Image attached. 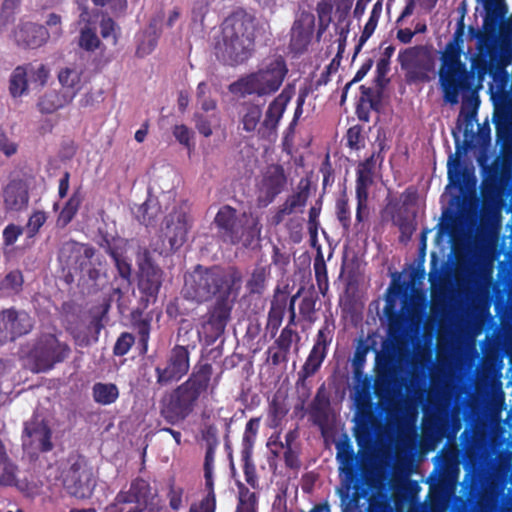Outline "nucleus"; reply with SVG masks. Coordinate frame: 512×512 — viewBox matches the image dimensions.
<instances>
[{
  "label": "nucleus",
  "instance_id": "1",
  "mask_svg": "<svg viewBox=\"0 0 512 512\" xmlns=\"http://www.w3.org/2000/svg\"><path fill=\"white\" fill-rule=\"evenodd\" d=\"M240 278L236 270L228 272L221 266L205 267L201 264L185 276L182 289L184 299L203 304L215 298V302L200 318L198 333H203L207 342H214L224 334L234 307L230 295Z\"/></svg>",
  "mask_w": 512,
  "mask_h": 512
},
{
  "label": "nucleus",
  "instance_id": "2",
  "mask_svg": "<svg viewBox=\"0 0 512 512\" xmlns=\"http://www.w3.org/2000/svg\"><path fill=\"white\" fill-rule=\"evenodd\" d=\"M213 366L206 360L195 363L187 379L167 392L160 401V415L168 424L185 421L210 390Z\"/></svg>",
  "mask_w": 512,
  "mask_h": 512
},
{
  "label": "nucleus",
  "instance_id": "3",
  "mask_svg": "<svg viewBox=\"0 0 512 512\" xmlns=\"http://www.w3.org/2000/svg\"><path fill=\"white\" fill-rule=\"evenodd\" d=\"M257 26L256 17L246 11L227 17L222 27V38L215 47L217 58L230 66L246 62L255 50Z\"/></svg>",
  "mask_w": 512,
  "mask_h": 512
},
{
  "label": "nucleus",
  "instance_id": "4",
  "mask_svg": "<svg viewBox=\"0 0 512 512\" xmlns=\"http://www.w3.org/2000/svg\"><path fill=\"white\" fill-rule=\"evenodd\" d=\"M465 22L456 23L452 39L446 44L440 57L439 84L446 103L456 105L461 92L472 89L474 74L461 61L465 34Z\"/></svg>",
  "mask_w": 512,
  "mask_h": 512
},
{
  "label": "nucleus",
  "instance_id": "5",
  "mask_svg": "<svg viewBox=\"0 0 512 512\" xmlns=\"http://www.w3.org/2000/svg\"><path fill=\"white\" fill-rule=\"evenodd\" d=\"M288 67L281 55L265 59L261 67L245 77H241L229 86L233 94L241 96L257 95L259 97L275 93L282 86Z\"/></svg>",
  "mask_w": 512,
  "mask_h": 512
},
{
  "label": "nucleus",
  "instance_id": "6",
  "mask_svg": "<svg viewBox=\"0 0 512 512\" xmlns=\"http://www.w3.org/2000/svg\"><path fill=\"white\" fill-rule=\"evenodd\" d=\"M397 60L408 84L428 83L435 75V59L426 46L405 48L399 52Z\"/></svg>",
  "mask_w": 512,
  "mask_h": 512
},
{
  "label": "nucleus",
  "instance_id": "7",
  "mask_svg": "<svg viewBox=\"0 0 512 512\" xmlns=\"http://www.w3.org/2000/svg\"><path fill=\"white\" fill-rule=\"evenodd\" d=\"M191 350L188 345L175 344L167 353L164 364L155 367L156 385L160 388L179 382L188 375Z\"/></svg>",
  "mask_w": 512,
  "mask_h": 512
},
{
  "label": "nucleus",
  "instance_id": "8",
  "mask_svg": "<svg viewBox=\"0 0 512 512\" xmlns=\"http://www.w3.org/2000/svg\"><path fill=\"white\" fill-rule=\"evenodd\" d=\"M370 388L371 379L365 378L363 387L357 389L355 395V438L359 445L372 439L377 424V416L372 403Z\"/></svg>",
  "mask_w": 512,
  "mask_h": 512
},
{
  "label": "nucleus",
  "instance_id": "9",
  "mask_svg": "<svg viewBox=\"0 0 512 512\" xmlns=\"http://www.w3.org/2000/svg\"><path fill=\"white\" fill-rule=\"evenodd\" d=\"M191 227L192 218L188 205L185 202L175 205L165 216L161 227L162 237L168 242L171 252L184 245Z\"/></svg>",
  "mask_w": 512,
  "mask_h": 512
},
{
  "label": "nucleus",
  "instance_id": "10",
  "mask_svg": "<svg viewBox=\"0 0 512 512\" xmlns=\"http://www.w3.org/2000/svg\"><path fill=\"white\" fill-rule=\"evenodd\" d=\"M71 349L65 342H61L53 334H45L36 342L31 351V357L37 372H47L58 363L65 361Z\"/></svg>",
  "mask_w": 512,
  "mask_h": 512
},
{
  "label": "nucleus",
  "instance_id": "11",
  "mask_svg": "<svg viewBox=\"0 0 512 512\" xmlns=\"http://www.w3.org/2000/svg\"><path fill=\"white\" fill-rule=\"evenodd\" d=\"M214 223L224 242L236 245L244 241L245 246L251 244L249 236L253 237V228H246L243 219L238 217L237 210L230 205H224L218 210Z\"/></svg>",
  "mask_w": 512,
  "mask_h": 512
},
{
  "label": "nucleus",
  "instance_id": "12",
  "mask_svg": "<svg viewBox=\"0 0 512 512\" xmlns=\"http://www.w3.org/2000/svg\"><path fill=\"white\" fill-rule=\"evenodd\" d=\"M485 12L483 29L493 38L499 33L502 39L512 40V15L506 18L508 7L505 0H476Z\"/></svg>",
  "mask_w": 512,
  "mask_h": 512
},
{
  "label": "nucleus",
  "instance_id": "13",
  "mask_svg": "<svg viewBox=\"0 0 512 512\" xmlns=\"http://www.w3.org/2000/svg\"><path fill=\"white\" fill-rule=\"evenodd\" d=\"M34 320L24 310L14 307L0 311V344L15 341L31 332Z\"/></svg>",
  "mask_w": 512,
  "mask_h": 512
},
{
  "label": "nucleus",
  "instance_id": "14",
  "mask_svg": "<svg viewBox=\"0 0 512 512\" xmlns=\"http://www.w3.org/2000/svg\"><path fill=\"white\" fill-rule=\"evenodd\" d=\"M63 487L69 495L78 499H86L92 495V472L84 460L78 459L64 472Z\"/></svg>",
  "mask_w": 512,
  "mask_h": 512
},
{
  "label": "nucleus",
  "instance_id": "15",
  "mask_svg": "<svg viewBox=\"0 0 512 512\" xmlns=\"http://www.w3.org/2000/svg\"><path fill=\"white\" fill-rule=\"evenodd\" d=\"M163 282L162 269L154 264L148 249L144 250L143 259L139 263L138 288L147 303L154 302Z\"/></svg>",
  "mask_w": 512,
  "mask_h": 512
},
{
  "label": "nucleus",
  "instance_id": "16",
  "mask_svg": "<svg viewBox=\"0 0 512 512\" xmlns=\"http://www.w3.org/2000/svg\"><path fill=\"white\" fill-rule=\"evenodd\" d=\"M294 90L291 86L285 87L268 105L264 120L257 129V135L261 139H270L276 136L278 125L285 113L287 105L291 101Z\"/></svg>",
  "mask_w": 512,
  "mask_h": 512
},
{
  "label": "nucleus",
  "instance_id": "17",
  "mask_svg": "<svg viewBox=\"0 0 512 512\" xmlns=\"http://www.w3.org/2000/svg\"><path fill=\"white\" fill-rule=\"evenodd\" d=\"M151 487L143 478L134 479L128 490H120L112 503L106 506L104 512H127L134 505L145 504L149 497Z\"/></svg>",
  "mask_w": 512,
  "mask_h": 512
},
{
  "label": "nucleus",
  "instance_id": "18",
  "mask_svg": "<svg viewBox=\"0 0 512 512\" xmlns=\"http://www.w3.org/2000/svg\"><path fill=\"white\" fill-rule=\"evenodd\" d=\"M3 208L8 213L25 211L30 201V183L23 177H11L1 189Z\"/></svg>",
  "mask_w": 512,
  "mask_h": 512
},
{
  "label": "nucleus",
  "instance_id": "19",
  "mask_svg": "<svg viewBox=\"0 0 512 512\" xmlns=\"http://www.w3.org/2000/svg\"><path fill=\"white\" fill-rule=\"evenodd\" d=\"M287 185V176L284 168L279 165H271L263 174L258 188V205L267 207L281 194Z\"/></svg>",
  "mask_w": 512,
  "mask_h": 512
},
{
  "label": "nucleus",
  "instance_id": "20",
  "mask_svg": "<svg viewBox=\"0 0 512 512\" xmlns=\"http://www.w3.org/2000/svg\"><path fill=\"white\" fill-rule=\"evenodd\" d=\"M311 182L308 178H301L296 190L287 196L285 201L277 208L272 215L271 221L274 225H280L286 216L302 213L310 197Z\"/></svg>",
  "mask_w": 512,
  "mask_h": 512
},
{
  "label": "nucleus",
  "instance_id": "21",
  "mask_svg": "<svg viewBox=\"0 0 512 512\" xmlns=\"http://www.w3.org/2000/svg\"><path fill=\"white\" fill-rule=\"evenodd\" d=\"M315 16L308 11H302L294 20L290 31L289 49L294 54H303L313 37Z\"/></svg>",
  "mask_w": 512,
  "mask_h": 512
},
{
  "label": "nucleus",
  "instance_id": "22",
  "mask_svg": "<svg viewBox=\"0 0 512 512\" xmlns=\"http://www.w3.org/2000/svg\"><path fill=\"white\" fill-rule=\"evenodd\" d=\"M96 255V249L85 243H79L73 239L61 244L58 251V260L67 267L75 270L85 269L87 263Z\"/></svg>",
  "mask_w": 512,
  "mask_h": 512
},
{
  "label": "nucleus",
  "instance_id": "23",
  "mask_svg": "<svg viewBox=\"0 0 512 512\" xmlns=\"http://www.w3.org/2000/svg\"><path fill=\"white\" fill-rule=\"evenodd\" d=\"M22 438L23 445L36 447L42 453L53 449L52 431L48 424L37 416L24 423Z\"/></svg>",
  "mask_w": 512,
  "mask_h": 512
},
{
  "label": "nucleus",
  "instance_id": "24",
  "mask_svg": "<svg viewBox=\"0 0 512 512\" xmlns=\"http://www.w3.org/2000/svg\"><path fill=\"white\" fill-rule=\"evenodd\" d=\"M336 460L339 464V472L344 475V481L348 485L359 482L358 458L346 434L336 443Z\"/></svg>",
  "mask_w": 512,
  "mask_h": 512
},
{
  "label": "nucleus",
  "instance_id": "25",
  "mask_svg": "<svg viewBox=\"0 0 512 512\" xmlns=\"http://www.w3.org/2000/svg\"><path fill=\"white\" fill-rule=\"evenodd\" d=\"M49 32L43 25L26 22L17 26L14 37L19 47L36 49L43 46L49 39Z\"/></svg>",
  "mask_w": 512,
  "mask_h": 512
},
{
  "label": "nucleus",
  "instance_id": "26",
  "mask_svg": "<svg viewBox=\"0 0 512 512\" xmlns=\"http://www.w3.org/2000/svg\"><path fill=\"white\" fill-rule=\"evenodd\" d=\"M104 260L100 255H95L93 259L87 263L85 269H79L81 276L80 281L86 288L88 294H94L100 291L107 282L106 273L103 271Z\"/></svg>",
  "mask_w": 512,
  "mask_h": 512
},
{
  "label": "nucleus",
  "instance_id": "27",
  "mask_svg": "<svg viewBox=\"0 0 512 512\" xmlns=\"http://www.w3.org/2000/svg\"><path fill=\"white\" fill-rule=\"evenodd\" d=\"M287 300L288 286L284 288L277 286L270 303L266 324V328L270 330L272 337H275L283 322L287 308Z\"/></svg>",
  "mask_w": 512,
  "mask_h": 512
},
{
  "label": "nucleus",
  "instance_id": "28",
  "mask_svg": "<svg viewBox=\"0 0 512 512\" xmlns=\"http://www.w3.org/2000/svg\"><path fill=\"white\" fill-rule=\"evenodd\" d=\"M473 84L474 82L472 85ZM467 92H471V95L463 96L462 106L457 120V128L459 130H463L465 137L473 135L474 122L476 121V116L480 104L479 97L473 88L469 91H466V93ZM460 94H465V92H461Z\"/></svg>",
  "mask_w": 512,
  "mask_h": 512
},
{
  "label": "nucleus",
  "instance_id": "29",
  "mask_svg": "<svg viewBox=\"0 0 512 512\" xmlns=\"http://www.w3.org/2000/svg\"><path fill=\"white\" fill-rule=\"evenodd\" d=\"M378 146L379 150L377 152H373L368 158L358 164L356 170V188L368 189L372 185L376 160L380 159V162H382L384 159L381 155L385 147L384 142L381 141Z\"/></svg>",
  "mask_w": 512,
  "mask_h": 512
},
{
  "label": "nucleus",
  "instance_id": "30",
  "mask_svg": "<svg viewBox=\"0 0 512 512\" xmlns=\"http://www.w3.org/2000/svg\"><path fill=\"white\" fill-rule=\"evenodd\" d=\"M75 94V91L70 93L56 90L47 91L40 97L37 107L42 114H52L71 103Z\"/></svg>",
  "mask_w": 512,
  "mask_h": 512
},
{
  "label": "nucleus",
  "instance_id": "31",
  "mask_svg": "<svg viewBox=\"0 0 512 512\" xmlns=\"http://www.w3.org/2000/svg\"><path fill=\"white\" fill-rule=\"evenodd\" d=\"M152 316L144 315L143 312L137 310L131 314V324L138 335L139 354L145 355L148 352L150 332H151Z\"/></svg>",
  "mask_w": 512,
  "mask_h": 512
},
{
  "label": "nucleus",
  "instance_id": "32",
  "mask_svg": "<svg viewBox=\"0 0 512 512\" xmlns=\"http://www.w3.org/2000/svg\"><path fill=\"white\" fill-rule=\"evenodd\" d=\"M83 202V195L81 189L78 188L73 191L69 199L66 201L62 210L58 214L56 223L60 228H65L76 216L81 204Z\"/></svg>",
  "mask_w": 512,
  "mask_h": 512
},
{
  "label": "nucleus",
  "instance_id": "33",
  "mask_svg": "<svg viewBox=\"0 0 512 512\" xmlns=\"http://www.w3.org/2000/svg\"><path fill=\"white\" fill-rule=\"evenodd\" d=\"M271 274L269 265H256L246 282V290L250 295H262L266 290V282Z\"/></svg>",
  "mask_w": 512,
  "mask_h": 512
},
{
  "label": "nucleus",
  "instance_id": "34",
  "mask_svg": "<svg viewBox=\"0 0 512 512\" xmlns=\"http://www.w3.org/2000/svg\"><path fill=\"white\" fill-rule=\"evenodd\" d=\"M92 396L100 405H110L119 397V389L114 383L97 382L92 387Z\"/></svg>",
  "mask_w": 512,
  "mask_h": 512
},
{
  "label": "nucleus",
  "instance_id": "35",
  "mask_svg": "<svg viewBox=\"0 0 512 512\" xmlns=\"http://www.w3.org/2000/svg\"><path fill=\"white\" fill-rule=\"evenodd\" d=\"M381 12H382V3L380 1H377L373 5L369 19L364 26V29L359 38L358 44L355 46L353 59L361 51L363 45L367 42V40L373 35V33L377 27L379 18L381 16Z\"/></svg>",
  "mask_w": 512,
  "mask_h": 512
},
{
  "label": "nucleus",
  "instance_id": "36",
  "mask_svg": "<svg viewBox=\"0 0 512 512\" xmlns=\"http://www.w3.org/2000/svg\"><path fill=\"white\" fill-rule=\"evenodd\" d=\"M28 90V70L23 65L17 66L9 79V92L12 97L17 98L24 95Z\"/></svg>",
  "mask_w": 512,
  "mask_h": 512
},
{
  "label": "nucleus",
  "instance_id": "37",
  "mask_svg": "<svg viewBox=\"0 0 512 512\" xmlns=\"http://www.w3.org/2000/svg\"><path fill=\"white\" fill-rule=\"evenodd\" d=\"M261 117L262 108L260 105L251 102H245L243 104L241 124L244 131L248 133L255 132L258 125L260 124Z\"/></svg>",
  "mask_w": 512,
  "mask_h": 512
},
{
  "label": "nucleus",
  "instance_id": "38",
  "mask_svg": "<svg viewBox=\"0 0 512 512\" xmlns=\"http://www.w3.org/2000/svg\"><path fill=\"white\" fill-rule=\"evenodd\" d=\"M369 349L370 347L366 341L359 339L352 358L353 376L358 382L362 381L364 383V379L366 378L364 377V367Z\"/></svg>",
  "mask_w": 512,
  "mask_h": 512
},
{
  "label": "nucleus",
  "instance_id": "39",
  "mask_svg": "<svg viewBox=\"0 0 512 512\" xmlns=\"http://www.w3.org/2000/svg\"><path fill=\"white\" fill-rule=\"evenodd\" d=\"M260 427V418H251L245 426V431L242 437V449L241 452L246 454L248 457L249 453H253V447L256 441V437Z\"/></svg>",
  "mask_w": 512,
  "mask_h": 512
},
{
  "label": "nucleus",
  "instance_id": "40",
  "mask_svg": "<svg viewBox=\"0 0 512 512\" xmlns=\"http://www.w3.org/2000/svg\"><path fill=\"white\" fill-rule=\"evenodd\" d=\"M238 504L236 512H256L257 496L251 492L244 484L238 485Z\"/></svg>",
  "mask_w": 512,
  "mask_h": 512
},
{
  "label": "nucleus",
  "instance_id": "41",
  "mask_svg": "<svg viewBox=\"0 0 512 512\" xmlns=\"http://www.w3.org/2000/svg\"><path fill=\"white\" fill-rule=\"evenodd\" d=\"M334 327L332 324L325 320L323 326L318 330L312 350H316L323 354L328 353V347L333 339Z\"/></svg>",
  "mask_w": 512,
  "mask_h": 512
},
{
  "label": "nucleus",
  "instance_id": "42",
  "mask_svg": "<svg viewBox=\"0 0 512 512\" xmlns=\"http://www.w3.org/2000/svg\"><path fill=\"white\" fill-rule=\"evenodd\" d=\"M346 146L352 151H360L365 147L366 137L360 124L349 127L344 136Z\"/></svg>",
  "mask_w": 512,
  "mask_h": 512
},
{
  "label": "nucleus",
  "instance_id": "43",
  "mask_svg": "<svg viewBox=\"0 0 512 512\" xmlns=\"http://www.w3.org/2000/svg\"><path fill=\"white\" fill-rule=\"evenodd\" d=\"M313 268H314L315 280H316V284L319 289V292L322 295H325L329 289V281H328L326 263L321 254H319L315 258Z\"/></svg>",
  "mask_w": 512,
  "mask_h": 512
},
{
  "label": "nucleus",
  "instance_id": "44",
  "mask_svg": "<svg viewBox=\"0 0 512 512\" xmlns=\"http://www.w3.org/2000/svg\"><path fill=\"white\" fill-rule=\"evenodd\" d=\"M326 357V354L311 349L299 372L314 376L320 370Z\"/></svg>",
  "mask_w": 512,
  "mask_h": 512
},
{
  "label": "nucleus",
  "instance_id": "45",
  "mask_svg": "<svg viewBox=\"0 0 512 512\" xmlns=\"http://www.w3.org/2000/svg\"><path fill=\"white\" fill-rule=\"evenodd\" d=\"M299 341L300 336L295 329L283 328L273 344L274 348L290 354L293 342L298 343Z\"/></svg>",
  "mask_w": 512,
  "mask_h": 512
},
{
  "label": "nucleus",
  "instance_id": "46",
  "mask_svg": "<svg viewBox=\"0 0 512 512\" xmlns=\"http://www.w3.org/2000/svg\"><path fill=\"white\" fill-rule=\"evenodd\" d=\"M336 216L344 230L348 231L351 226V212L345 191L336 201Z\"/></svg>",
  "mask_w": 512,
  "mask_h": 512
},
{
  "label": "nucleus",
  "instance_id": "47",
  "mask_svg": "<svg viewBox=\"0 0 512 512\" xmlns=\"http://www.w3.org/2000/svg\"><path fill=\"white\" fill-rule=\"evenodd\" d=\"M382 90L383 89L379 88L378 91H375L372 87L361 85V95L358 101L369 104L370 107H372L373 111L380 112L382 103Z\"/></svg>",
  "mask_w": 512,
  "mask_h": 512
},
{
  "label": "nucleus",
  "instance_id": "48",
  "mask_svg": "<svg viewBox=\"0 0 512 512\" xmlns=\"http://www.w3.org/2000/svg\"><path fill=\"white\" fill-rule=\"evenodd\" d=\"M447 168L449 184L461 188L464 182L465 171L461 166L460 160L450 156Z\"/></svg>",
  "mask_w": 512,
  "mask_h": 512
},
{
  "label": "nucleus",
  "instance_id": "49",
  "mask_svg": "<svg viewBox=\"0 0 512 512\" xmlns=\"http://www.w3.org/2000/svg\"><path fill=\"white\" fill-rule=\"evenodd\" d=\"M330 405L329 397L325 393L324 385H322L314 397L311 404L312 414L316 417L326 418L327 409Z\"/></svg>",
  "mask_w": 512,
  "mask_h": 512
},
{
  "label": "nucleus",
  "instance_id": "50",
  "mask_svg": "<svg viewBox=\"0 0 512 512\" xmlns=\"http://www.w3.org/2000/svg\"><path fill=\"white\" fill-rule=\"evenodd\" d=\"M27 67L28 77L32 84L38 87H43L48 79L49 70L44 64L34 65L32 63L23 65Z\"/></svg>",
  "mask_w": 512,
  "mask_h": 512
},
{
  "label": "nucleus",
  "instance_id": "51",
  "mask_svg": "<svg viewBox=\"0 0 512 512\" xmlns=\"http://www.w3.org/2000/svg\"><path fill=\"white\" fill-rule=\"evenodd\" d=\"M384 311L389 322V334L393 336L396 333H400L403 330V321L400 315L393 309V299L391 297L387 298Z\"/></svg>",
  "mask_w": 512,
  "mask_h": 512
},
{
  "label": "nucleus",
  "instance_id": "52",
  "mask_svg": "<svg viewBox=\"0 0 512 512\" xmlns=\"http://www.w3.org/2000/svg\"><path fill=\"white\" fill-rule=\"evenodd\" d=\"M207 494L199 501L190 506L189 512H215L216 494L214 487L206 488Z\"/></svg>",
  "mask_w": 512,
  "mask_h": 512
},
{
  "label": "nucleus",
  "instance_id": "53",
  "mask_svg": "<svg viewBox=\"0 0 512 512\" xmlns=\"http://www.w3.org/2000/svg\"><path fill=\"white\" fill-rule=\"evenodd\" d=\"M316 302L317 297L310 294L304 296L299 304L300 315L309 323H313L316 320Z\"/></svg>",
  "mask_w": 512,
  "mask_h": 512
},
{
  "label": "nucleus",
  "instance_id": "54",
  "mask_svg": "<svg viewBox=\"0 0 512 512\" xmlns=\"http://www.w3.org/2000/svg\"><path fill=\"white\" fill-rule=\"evenodd\" d=\"M2 473L0 474V487H11L16 485L18 467L9 458L2 463Z\"/></svg>",
  "mask_w": 512,
  "mask_h": 512
},
{
  "label": "nucleus",
  "instance_id": "55",
  "mask_svg": "<svg viewBox=\"0 0 512 512\" xmlns=\"http://www.w3.org/2000/svg\"><path fill=\"white\" fill-rule=\"evenodd\" d=\"M246 454L241 452V461L243 463V472L245 476V481L252 488L256 489L259 487L258 476L256 473V467L252 461V453L248 454V457H245Z\"/></svg>",
  "mask_w": 512,
  "mask_h": 512
},
{
  "label": "nucleus",
  "instance_id": "56",
  "mask_svg": "<svg viewBox=\"0 0 512 512\" xmlns=\"http://www.w3.org/2000/svg\"><path fill=\"white\" fill-rule=\"evenodd\" d=\"M374 394L380 401H386L392 393V383L388 376L378 375L373 385Z\"/></svg>",
  "mask_w": 512,
  "mask_h": 512
},
{
  "label": "nucleus",
  "instance_id": "57",
  "mask_svg": "<svg viewBox=\"0 0 512 512\" xmlns=\"http://www.w3.org/2000/svg\"><path fill=\"white\" fill-rule=\"evenodd\" d=\"M79 46L89 52H93L100 46L97 34L90 28H84L80 32Z\"/></svg>",
  "mask_w": 512,
  "mask_h": 512
},
{
  "label": "nucleus",
  "instance_id": "58",
  "mask_svg": "<svg viewBox=\"0 0 512 512\" xmlns=\"http://www.w3.org/2000/svg\"><path fill=\"white\" fill-rule=\"evenodd\" d=\"M24 283L23 274L20 270H12L6 274L1 282V288L13 292H19Z\"/></svg>",
  "mask_w": 512,
  "mask_h": 512
},
{
  "label": "nucleus",
  "instance_id": "59",
  "mask_svg": "<svg viewBox=\"0 0 512 512\" xmlns=\"http://www.w3.org/2000/svg\"><path fill=\"white\" fill-rule=\"evenodd\" d=\"M134 343L135 337L132 333L122 332L114 344L113 354L119 357L126 355Z\"/></svg>",
  "mask_w": 512,
  "mask_h": 512
},
{
  "label": "nucleus",
  "instance_id": "60",
  "mask_svg": "<svg viewBox=\"0 0 512 512\" xmlns=\"http://www.w3.org/2000/svg\"><path fill=\"white\" fill-rule=\"evenodd\" d=\"M47 220V215L44 211L37 210L34 211L26 224L27 234L29 238L35 237L41 227L45 224Z\"/></svg>",
  "mask_w": 512,
  "mask_h": 512
},
{
  "label": "nucleus",
  "instance_id": "61",
  "mask_svg": "<svg viewBox=\"0 0 512 512\" xmlns=\"http://www.w3.org/2000/svg\"><path fill=\"white\" fill-rule=\"evenodd\" d=\"M158 208L151 206L148 201L144 202L138 209L137 218L139 222L146 227L153 226L156 223Z\"/></svg>",
  "mask_w": 512,
  "mask_h": 512
},
{
  "label": "nucleus",
  "instance_id": "62",
  "mask_svg": "<svg viewBox=\"0 0 512 512\" xmlns=\"http://www.w3.org/2000/svg\"><path fill=\"white\" fill-rule=\"evenodd\" d=\"M288 413V409L285 404L280 401L277 397H274L269 403L268 415L274 426L280 424L283 418Z\"/></svg>",
  "mask_w": 512,
  "mask_h": 512
},
{
  "label": "nucleus",
  "instance_id": "63",
  "mask_svg": "<svg viewBox=\"0 0 512 512\" xmlns=\"http://www.w3.org/2000/svg\"><path fill=\"white\" fill-rule=\"evenodd\" d=\"M215 450L212 446H208L204 458V478L205 488L214 487L213 466H214Z\"/></svg>",
  "mask_w": 512,
  "mask_h": 512
},
{
  "label": "nucleus",
  "instance_id": "64",
  "mask_svg": "<svg viewBox=\"0 0 512 512\" xmlns=\"http://www.w3.org/2000/svg\"><path fill=\"white\" fill-rule=\"evenodd\" d=\"M184 489L180 486H176L174 482L169 485L167 492V499L169 507L177 512L183 506Z\"/></svg>",
  "mask_w": 512,
  "mask_h": 512
}]
</instances>
